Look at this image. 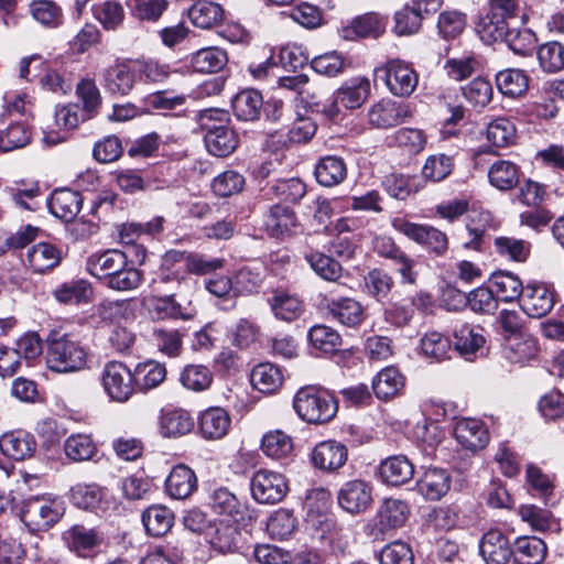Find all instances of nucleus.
I'll list each match as a JSON object with an SVG mask.
<instances>
[{
	"instance_id": "f257e3e1",
	"label": "nucleus",
	"mask_w": 564,
	"mask_h": 564,
	"mask_svg": "<svg viewBox=\"0 0 564 564\" xmlns=\"http://www.w3.org/2000/svg\"><path fill=\"white\" fill-rule=\"evenodd\" d=\"M293 408L307 423L329 422L337 413V402L326 390L315 386L301 388L294 395Z\"/></svg>"
},
{
	"instance_id": "f03ea898",
	"label": "nucleus",
	"mask_w": 564,
	"mask_h": 564,
	"mask_svg": "<svg viewBox=\"0 0 564 564\" xmlns=\"http://www.w3.org/2000/svg\"><path fill=\"white\" fill-rule=\"evenodd\" d=\"M45 358L48 369L59 373L79 371L87 364L85 348L67 335L48 337Z\"/></svg>"
},
{
	"instance_id": "7ed1b4c3",
	"label": "nucleus",
	"mask_w": 564,
	"mask_h": 564,
	"mask_svg": "<svg viewBox=\"0 0 564 564\" xmlns=\"http://www.w3.org/2000/svg\"><path fill=\"white\" fill-rule=\"evenodd\" d=\"M318 305L327 317L347 327H356L365 319V311L360 302L349 296H340L332 288L318 294Z\"/></svg>"
},
{
	"instance_id": "20e7f679",
	"label": "nucleus",
	"mask_w": 564,
	"mask_h": 564,
	"mask_svg": "<svg viewBox=\"0 0 564 564\" xmlns=\"http://www.w3.org/2000/svg\"><path fill=\"white\" fill-rule=\"evenodd\" d=\"M183 252L177 250L167 251L160 269L154 273L150 288L154 295L177 293L187 283L186 274L182 263Z\"/></svg>"
},
{
	"instance_id": "39448f33",
	"label": "nucleus",
	"mask_w": 564,
	"mask_h": 564,
	"mask_svg": "<svg viewBox=\"0 0 564 564\" xmlns=\"http://www.w3.org/2000/svg\"><path fill=\"white\" fill-rule=\"evenodd\" d=\"M62 514L61 502L45 497H32L23 503L21 520L30 531H42L54 525Z\"/></svg>"
},
{
	"instance_id": "423d86ee",
	"label": "nucleus",
	"mask_w": 564,
	"mask_h": 564,
	"mask_svg": "<svg viewBox=\"0 0 564 564\" xmlns=\"http://www.w3.org/2000/svg\"><path fill=\"white\" fill-rule=\"evenodd\" d=\"M101 383L109 398L116 402H127L134 391L133 373L120 361L105 365Z\"/></svg>"
},
{
	"instance_id": "0eeeda50",
	"label": "nucleus",
	"mask_w": 564,
	"mask_h": 564,
	"mask_svg": "<svg viewBox=\"0 0 564 564\" xmlns=\"http://www.w3.org/2000/svg\"><path fill=\"white\" fill-rule=\"evenodd\" d=\"M538 340L529 333L502 336L499 355L509 365L524 366L538 355Z\"/></svg>"
},
{
	"instance_id": "6e6552de",
	"label": "nucleus",
	"mask_w": 564,
	"mask_h": 564,
	"mask_svg": "<svg viewBox=\"0 0 564 564\" xmlns=\"http://www.w3.org/2000/svg\"><path fill=\"white\" fill-rule=\"evenodd\" d=\"M250 487L254 500L271 505L280 502L289 490L285 477L269 469L256 471L251 478Z\"/></svg>"
},
{
	"instance_id": "1a4fd4ad",
	"label": "nucleus",
	"mask_w": 564,
	"mask_h": 564,
	"mask_svg": "<svg viewBox=\"0 0 564 564\" xmlns=\"http://www.w3.org/2000/svg\"><path fill=\"white\" fill-rule=\"evenodd\" d=\"M379 74H382L389 90L399 97L410 96L417 85L414 69L399 59L389 61L386 66L377 67L375 75Z\"/></svg>"
},
{
	"instance_id": "9d476101",
	"label": "nucleus",
	"mask_w": 564,
	"mask_h": 564,
	"mask_svg": "<svg viewBox=\"0 0 564 564\" xmlns=\"http://www.w3.org/2000/svg\"><path fill=\"white\" fill-rule=\"evenodd\" d=\"M175 293L152 295L147 300V310L153 321H191L196 310L191 302L183 304L175 300Z\"/></svg>"
},
{
	"instance_id": "9b49d317",
	"label": "nucleus",
	"mask_w": 564,
	"mask_h": 564,
	"mask_svg": "<svg viewBox=\"0 0 564 564\" xmlns=\"http://www.w3.org/2000/svg\"><path fill=\"white\" fill-rule=\"evenodd\" d=\"M393 226L398 231L424 246L436 256H442L447 251L448 239L446 235L432 226L419 225L403 219L394 220Z\"/></svg>"
},
{
	"instance_id": "f8f14e48",
	"label": "nucleus",
	"mask_w": 564,
	"mask_h": 564,
	"mask_svg": "<svg viewBox=\"0 0 564 564\" xmlns=\"http://www.w3.org/2000/svg\"><path fill=\"white\" fill-rule=\"evenodd\" d=\"M62 539L67 549L79 557H90L104 544V534L97 528L74 524L65 530Z\"/></svg>"
},
{
	"instance_id": "ddd939ff",
	"label": "nucleus",
	"mask_w": 564,
	"mask_h": 564,
	"mask_svg": "<svg viewBox=\"0 0 564 564\" xmlns=\"http://www.w3.org/2000/svg\"><path fill=\"white\" fill-rule=\"evenodd\" d=\"M135 79L137 65L131 61H117L101 72V85L111 95L127 96Z\"/></svg>"
},
{
	"instance_id": "4468645a",
	"label": "nucleus",
	"mask_w": 564,
	"mask_h": 564,
	"mask_svg": "<svg viewBox=\"0 0 564 564\" xmlns=\"http://www.w3.org/2000/svg\"><path fill=\"white\" fill-rule=\"evenodd\" d=\"M347 460V446L336 440L322 441L311 452L313 466L322 471H337L346 465Z\"/></svg>"
},
{
	"instance_id": "2eb2a0df",
	"label": "nucleus",
	"mask_w": 564,
	"mask_h": 564,
	"mask_svg": "<svg viewBox=\"0 0 564 564\" xmlns=\"http://www.w3.org/2000/svg\"><path fill=\"white\" fill-rule=\"evenodd\" d=\"M339 506L349 513L366 511L372 503V487L369 482L354 479L345 482L338 491Z\"/></svg>"
},
{
	"instance_id": "dca6fc26",
	"label": "nucleus",
	"mask_w": 564,
	"mask_h": 564,
	"mask_svg": "<svg viewBox=\"0 0 564 564\" xmlns=\"http://www.w3.org/2000/svg\"><path fill=\"white\" fill-rule=\"evenodd\" d=\"M410 516L408 503L400 499H386L380 506L376 516V530L373 535L377 538L388 531L402 527Z\"/></svg>"
},
{
	"instance_id": "f3484780",
	"label": "nucleus",
	"mask_w": 564,
	"mask_h": 564,
	"mask_svg": "<svg viewBox=\"0 0 564 564\" xmlns=\"http://www.w3.org/2000/svg\"><path fill=\"white\" fill-rule=\"evenodd\" d=\"M127 256L117 249L91 253L86 260V270L104 282L115 272L127 265Z\"/></svg>"
},
{
	"instance_id": "a211bd4d",
	"label": "nucleus",
	"mask_w": 564,
	"mask_h": 564,
	"mask_svg": "<svg viewBox=\"0 0 564 564\" xmlns=\"http://www.w3.org/2000/svg\"><path fill=\"white\" fill-rule=\"evenodd\" d=\"M454 435L456 441L466 449L476 452L485 448L490 434L484 423L476 419H462L455 424Z\"/></svg>"
},
{
	"instance_id": "6ab92c4d",
	"label": "nucleus",
	"mask_w": 564,
	"mask_h": 564,
	"mask_svg": "<svg viewBox=\"0 0 564 564\" xmlns=\"http://www.w3.org/2000/svg\"><path fill=\"white\" fill-rule=\"evenodd\" d=\"M410 116L408 106L391 100H380L368 111L369 123L378 129L395 127Z\"/></svg>"
},
{
	"instance_id": "aec40b11",
	"label": "nucleus",
	"mask_w": 564,
	"mask_h": 564,
	"mask_svg": "<svg viewBox=\"0 0 564 564\" xmlns=\"http://www.w3.org/2000/svg\"><path fill=\"white\" fill-rule=\"evenodd\" d=\"M555 304L554 291L546 284L529 285L523 296L522 310L533 318L546 316Z\"/></svg>"
},
{
	"instance_id": "412c9836",
	"label": "nucleus",
	"mask_w": 564,
	"mask_h": 564,
	"mask_svg": "<svg viewBox=\"0 0 564 564\" xmlns=\"http://www.w3.org/2000/svg\"><path fill=\"white\" fill-rule=\"evenodd\" d=\"M231 424L228 412L220 406H210L198 416V429L206 440H220L227 435Z\"/></svg>"
},
{
	"instance_id": "4be33fe9",
	"label": "nucleus",
	"mask_w": 564,
	"mask_h": 564,
	"mask_svg": "<svg viewBox=\"0 0 564 564\" xmlns=\"http://www.w3.org/2000/svg\"><path fill=\"white\" fill-rule=\"evenodd\" d=\"M0 448L6 456L14 460H24L35 452L36 442L34 436L25 431H13L0 438Z\"/></svg>"
},
{
	"instance_id": "5701e85b",
	"label": "nucleus",
	"mask_w": 564,
	"mask_h": 564,
	"mask_svg": "<svg viewBox=\"0 0 564 564\" xmlns=\"http://www.w3.org/2000/svg\"><path fill=\"white\" fill-rule=\"evenodd\" d=\"M141 520L148 535L161 538L172 529L175 517L170 508L152 505L142 512Z\"/></svg>"
},
{
	"instance_id": "b1692460",
	"label": "nucleus",
	"mask_w": 564,
	"mask_h": 564,
	"mask_svg": "<svg viewBox=\"0 0 564 564\" xmlns=\"http://www.w3.org/2000/svg\"><path fill=\"white\" fill-rule=\"evenodd\" d=\"M83 199L78 192L68 188L56 189L48 202L51 213L64 220H73L82 208Z\"/></svg>"
},
{
	"instance_id": "393cba45",
	"label": "nucleus",
	"mask_w": 564,
	"mask_h": 564,
	"mask_svg": "<svg viewBox=\"0 0 564 564\" xmlns=\"http://www.w3.org/2000/svg\"><path fill=\"white\" fill-rule=\"evenodd\" d=\"M296 225V215L289 206L273 205L264 216V227L271 237L290 235Z\"/></svg>"
},
{
	"instance_id": "a878e982",
	"label": "nucleus",
	"mask_w": 564,
	"mask_h": 564,
	"mask_svg": "<svg viewBox=\"0 0 564 564\" xmlns=\"http://www.w3.org/2000/svg\"><path fill=\"white\" fill-rule=\"evenodd\" d=\"M196 475L185 465L175 466L165 481L166 492L174 499H186L196 490Z\"/></svg>"
},
{
	"instance_id": "bb28decb",
	"label": "nucleus",
	"mask_w": 564,
	"mask_h": 564,
	"mask_svg": "<svg viewBox=\"0 0 564 564\" xmlns=\"http://www.w3.org/2000/svg\"><path fill=\"white\" fill-rule=\"evenodd\" d=\"M337 101L345 109H357L370 95V82L366 77H354L346 80L336 91Z\"/></svg>"
},
{
	"instance_id": "cd10ccee",
	"label": "nucleus",
	"mask_w": 564,
	"mask_h": 564,
	"mask_svg": "<svg viewBox=\"0 0 564 564\" xmlns=\"http://www.w3.org/2000/svg\"><path fill=\"white\" fill-rule=\"evenodd\" d=\"M380 475L384 482L401 486L413 478L414 465L406 456L394 455L381 463Z\"/></svg>"
},
{
	"instance_id": "c85d7f7f",
	"label": "nucleus",
	"mask_w": 564,
	"mask_h": 564,
	"mask_svg": "<svg viewBox=\"0 0 564 564\" xmlns=\"http://www.w3.org/2000/svg\"><path fill=\"white\" fill-rule=\"evenodd\" d=\"M389 24L387 15L379 12H366L349 20L344 26V32L352 35H383Z\"/></svg>"
},
{
	"instance_id": "c756f323",
	"label": "nucleus",
	"mask_w": 564,
	"mask_h": 564,
	"mask_svg": "<svg viewBox=\"0 0 564 564\" xmlns=\"http://www.w3.org/2000/svg\"><path fill=\"white\" fill-rule=\"evenodd\" d=\"M62 260V251L48 242L34 245L26 253V262L34 273L54 269Z\"/></svg>"
},
{
	"instance_id": "7c9ffc66",
	"label": "nucleus",
	"mask_w": 564,
	"mask_h": 564,
	"mask_svg": "<svg viewBox=\"0 0 564 564\" xmlns=\"http://www.w3.org/2000/svg\"><path fill=\"white\" fill-rule=\"evenodd\" d=\"M231 106L239 120L254 121L263 108V98L259 90L243 89L234 97Z\"/></svg>"
},
{
	"instance_id": "2f4dec72",
	"label": "nucleus",
	"mask_w": 564,
	"mask_h": 564,
	"mask_svg": "<svg viewBox=\"0 0 564 564\" xmlns=\"http://www.w3.org/2000/svg\"><path fill=\"white\" fill-rule=\"evenodd\" d=\"M419 491L427 500H440L451 487V477L445 469L429 468L417 482Z\"/></svg>"
},
{
	"instance_id": "473e14b6",
	"label": "nucleus",
	"mask_w": 564,
	"mask_h": 564,
	"mask_svg": "<svg viewBox=\"0 0 564 564\" xmlns=\"http://www.w3.org/2000/svg\"><path fill=\"white\" fill-rule=\"evenodd\" d=\"M454 346L456 351L466 360H471L482 349L485 344L484 335L467 324H460L454 329Z\"/></svg>"
},
{
	"instance_id": "72a5a7b5",
	"label": "nucleus",
	"mask_w": 564,
	"mask_h": 564,
	"mask_svg": "<svg viewBox=\"0 0 564 564\" xmlns=\"http://www.w3.org/2000/svg\"><path fill=\"white\" fill-rule=\"evenodd\" d=\"M227 62V52L217 46L200 48L191 57L193 69L202 74L217 73L225 67Z\"/></svg>"
},
{
	"instance_id": "f704fd0d",
	"label": "nucleus",
	"mask_w": 564,
	"mask_h": 564,
	"mask_svg": "<svg viewBox=\"0 0 564 564\" xmlns=\"http://www.w3.org/2000/svg\"><path fill=\"white\" fill-rule=\"evenodd\" d=\"M194 425L189 412L182 409L164 412L160 417V432L164 437H178L188 434Z\"/></svg>"
},
{
	"instance_id": "c9c22d12",
	"label": "nucleus",
	"mask_w": 564,
	"mask_h": 564,
	"mask_svg": "<svg viewBox=\"0 0 564 564\" xmlns=\"http://www.w3.org/2000/svg\"><path fill=\"white\" fill-rule=\"evenodd\" d=\"M251 383L260 392L272 394L281 388L283 373L278 366L271 362H263L253 368Z\"/></svg>"
},
{
	"instance_id": "e433bc0d",
	"label": "nucleus",
	"mask_w": 564,
	"mask_h": 564,
	"mask_svg": "<svg viewBox=\"0 0 564 564\" xmlns=\"http://www.w3.org/2000/svg\"><path fill=\"white\" fill-rule=\"evenodd\" d=\"M405 378L394 367L382 369L372 381L375 394L382 400L391 399L404 388Z\"/></svg>"
},
{
	"instance_id": "4c0bfd02",
	"label": "nucleus",
	"mask_w": 564,
	"mask_h": 564,
	"mask_svg": "<svg viewBox=\"0 0 564 564\" xmlns=\"http://www.w3.org/2000/svg\"><path fill=\"white\" fill-rule=\"evenodd\" d=\"M347 175L344 160L338 156H325L315 167L316 181L325 186L333 187L340 184Z\"/></svg>"
},
{
	"instance_id": "58836bf2",
	"label": "nucleus",
	"mask_w": 564,
	"mask_h": 564,
	"mask_svg": "<svg viewBox=\"0 0 564 564\" xmlns=\"http://www.w3.org/2000/svg\"><path fill=\"white\" fill-rule=\"evenodd\" d=\"M212 510L223 517L237 518L241 516L242 505L237 496L226 487H218L209 494L208 500Z\"/></svg>"
},
{
	"instance_id": "ea45409f",
	"label": "nucleus",
	"mask_w": 564,
	"mask_h": 564,
	"mask_svg": "<svg viewBox=\"0 0 564 564\" xmlns=\"http://www.w3.org/2000/svg\"><path fill=\"white\" fill-rule=\"evenodd\" d=\"M165 377V366L154 360L139 364L133 372L134 384L141 391L156 388L164 381Z\"/></svg>"
},
{
	"instance_id": "a19ab883",
	"label": "nucleus",
	"mask_w": 564,
	"mask_h": 564,
	"mask_svg": "<svg viewBox=\"0 0 564 564\" xmlns=\"http://www.w3.org/2000/svg\"><path fill=\"white\" fill-rule=\"evenodd\" d=\"M64 453L73 462L90 460L97 454V445L88 434H72L64 443Z\"/></svg>"
},
{
	"instance_id": "79ce46f5",
	"label": "nucleus",
	"mask_w": 564,
	"mask_h": 564,
	"mask_svg": "<svg viewBox=\"0 0 564 564\" xmlns=\"http://www.w3.org/2000/svg\"><path fill=\"white\" fill-rule=\"evenodd\" d=\"M261 449L273 459L289 458L293 453V442L283 431H270L262 437Z\"/></svg>"
},
{
	"instance_id": "37998d69",
	"label": "nucleus",
	"mask_w": 564,
	"mask_h": 564,
	"mask_svg": "<svg viewBox=\"0 0 564 564\" xmlns=\"http://www.w3.org/2000/svg\"><path fill=\"white\" fill-rule=\"evenodd\" d=\"M518 564H541L547 552L543 540L535 536H523L516 541Z\"/></svg>"
},
{
	"instance_id": "c03bdc74",
	"label": "nucleus",
	"mask_w": 564,
	"mask_h": 564,
	"mask_svg": "<svg viewBox=\"0 0 564 564\" xmlns=\"http://www.w3.org/2000/svg\"><path fill=\"white\" fill-rule=\"evenodd\" d=\"M204 141L208 152L218 158L229 155L238 144L237 134L230 127L205 134Z\"/></svg>"
},
{
	"instance_id": "a18cd8bd",
	"label": "nucleus",
	"mask_w": 564,
	"mask_h": 564,
	"mask_svg": "<svg viewBox=\"0 0 564 564\" xmlns=\"http://www.w3.org/2000/svg\"><path fill=\"white\" fill-rule=\"evenodd\" d=\"M191 22L203 30L217 25L223 19V9L215 2H197L188 10Z\"/></svg>"
},
{
	"instance_id": "49530a36",
	"label": "nucleus",
	"mask_w": 564,
	"mask_h": 564,
	"mask_svg": "<svg viewBox=\"0 0 564 564\" xmlns=\"http://www.w3.org/2000/svg\"><path fill=\"white\" fill-rule=\"evenodd\" d=\"M269 303L274 316L285 322L295 321L303 313L302 301L284 292L275 293Z\"/></svg>"
},
{
	"instance_id": "de8ad7c7",
	"label": "nucleus",
	"mask_w": 564,
	"mask_h": 564,
	"mask_svg": "<svg viewBox=\"0 0 564 564\" xmlns=\"http://www.w3.org/2000/svg\"><path fill=\"white\" fill-rule=\"evenodd\" d=\"M528 77L520 69H506L496 74V87L507 97L517 98L528 89Z\"/></svg>"
},
{
	"instance_id": "09e8293b",
	"label": "nucleus",
	"mask_w": 564,
	"mask_h": 564,
	"mask_svg": "<svg viewBox=\"0 0 564 564\" xmlns=\"http://www.w3.org/2000/svg\"><path fill=\"white\" fill-rule=\"evenodd\" d=\"M151 341L160 352L169 357H177L182 351L183 334L178 329L154 327Z\"/></svg>"
},
{
	"instance_id": "8fccbe9b",
	"label": "nucleus",
	"mask_w": 564,
	"mask_h": 564,
	"mask_svg": "<svg viewBox=\"0 0 564 564\" xmlns=\"http://www.w3.org/2000/svg\"><path fill=\"white\" fill-rule=\"evenodd\" d=\"M30 13L35 21L47 28H58L63 23V10L53 0H32Z\"/></svg>"
},
{
	"instance_id": "3c124183",
	"label": "nucleus",
	"mask_w": 564,
	"mask_h": 564,
	"mask_svg": "<svg viewBox=\"0 0 564 564\" xmlns=\"http://www.w3.org/2000/svg\"><path fill=\"white\" fill-rule=\"evenodd\" d=\"M105 496V490L96 484L77 485L72 489V499L74 503L86 510H102Z\"/></svg>"
},
{
	"instance_id": "603ef678",
	"label": "nucleus",
	"mask_w": 564,
	"mask_h": 564,
	"mask_svg": "<svg viewBox=\"0 0 564 564\" xmlns=\"http://www.w3.org/2000/svg\"><path fill=\"white\" fill-rule=\"evenodd\" d=\"M213 379V372L204 365H187L180 376L182 386L194 392L207 390L212 386Z\"/></svg>"
},
{
	"instance_id": "864d4df0",
	"label": "nucleus",
	"mask_w": 564,
	"mask_h": 564,
	"mask_svg": "<svg viewBox=\"0 0 564 564\" xmlns=\"http://www.w3.org/2000/svg\"><path fill=\"white\" fill-rule=\"evenodd\" d=\"M278 87L294 93L295 100L310 106L315 99V93L310 86V78L305 74H293L278 78Z\"/></svg>"
},
{
	"instance_id": "5fc2aeb1",
	"label": "nucleus",
	"mask_w": 564,
	"mask_h": 564,
	"mask_svg": "<svg viewBox=\"0 0 564 564\" xmlns=\"http://www.w3.org/2000/svg\"><path fill=\"white\" fill-rule=\"evenodd\" d=\"M304 258L322 279L336 282L341 276V264L332 257L318 251H310L305 253Z\"/></svg>"
},
{
	"instance_id": "6e6d98bb",
	"label": "nucleus",
	"mask_w": 564,
	"mask_h": 564,
	"mask_svg": "<svg viewBox=\"0 0 564 564\" xmlns=\"http://www.w3.org/2000/svg\"><path fill=\"white\" fill-rule=\"evenodd\" d=\"M143 281V274L127 259V265L115 272L104 284L115 291H132L138 289Z\"/></svg>"
},
{
	"instance_id": "4d7b16f0",
	"label": "nucleus",
	"mask_w": 564,
	"mask_h": 564,
	"mask_svg": "<svg viewBox=\"0 0 564 564\" xmlns=\"http://www.w3.org/2000/svg\"><path fill=\"white\" fill-rule=\"evenodd\" d=\"M422 354L435 361H442L449 357L452 343L448 337L438 332L426 333L420 340Z\"/></svg>"
},
{
	"instance_id": "13d9d810",
	"label": "nucleus",
	"mask_w": 564,
	"mask_h": 564,
	"mask_svg": "<svg viewBox=\"0 0 564 564\" xmlns=\"http://www.w3.org/2000/svg\"><path fill=\"white\" fill-rule=\"evenodd\" d=\"M267 530L273 539L288 540L296 530V519L291 511L279 509L269 518Z\"/></svg>"
},
{
	"instance_id": "bf43d9fd",
	"label": "nucleus",
	"mask_w": 564,
	"mask_h": 564,
	"mask_svg": "<svg viewBox=\"0 0 564 564\" xmlns=\"http://www.w3.org/2000/svg\"><path fill=\"white\" fill-rule=\"evenodd\" d=\"M53 295L59 303L78 304L89 300L90 288L85 280H73L58 285Z\"/></svg>"
},
{
	"instance_id": "052dcab7",
	"label": "nucleus",
	"mask_w": 564,
	"mask_h": 564,
	"mask_svg": "<svg viewBox=\"0 0 564 564\" xmlns=\"http://www.w3.org/2000/svg\"><path fill=\"white\" fill-rule=\"evenodd\" d=\"M536 56L541 68L546 73H556L564 68V45L557 41L541 45Z\"/></svg>"
},
{
	"instance_id": "680f3d73",
	"label": "nucleus",
	"mask_w": 564,
	"mask_h": 564,
	"mask_svg": "<svg viewBox=\"0 0 564 564\" xmlns=\"http://www.w3.org/2000/svg\"><path fill=\"white\" fill-rule=\"evenodd\" d=\"M312 346L326 354L338 350L341 337L337 330L326 325H315L308 332Z\"/></svg>"
},
{
	"instance_id": "e2e57ef3",
	"label": "nucleus",
	"mask_w": 564,
	"mask_h": 564,
	"mask_svg": "<svg viewBox=\"0 0 564 564\" xmlns=\"http://www.w3.org/2000/svg\"><path fill=\"white\" fill-rule=\"evenodd\" d=\"M364 282L365 292L377 301L386 299L394 284L390 274L381 269L370 270L365 275Z\"/></svg>"
},
{
	"instance_id": "0e129e2a",
	"label": "nucleus",
	"mask_w": 564,
	"mask_h": 564,
	"mask_svg": "<svg viewBox=\"0 0 564 564\" xmlns=\"http://www.w3.org/2000/svg\"><path fill=\"white\" fill-rule=\"evenodd\" d=\"M94 17L101 23L105 31H116L123 22L124 11L122 6L116 1H105L93 8Z\"/></svg>"
},
{
	"instance_id": "69168bd1",
	"label": "nucleus",
	"mask_w": 564,
	"mask_h": 564,
	"mask_svg": "<svg viewBox=\"0 0 564 564\" xmlns=\"http://www.w3.org/2000/svg\"><path fill=\"white\" fill-rule=\"evenodd\" d=\"M522 292V283L512 273L496 270V303L513 302L518 300Z\"/></svg>"
},
{
	"instance_id": "338daca9",
	"label": "nucleus",
	"mask_w": 564,
	"mask_h": 564,
	"mask_svg": "<svg viewBox=\"0 0 564 564\" xmlns=\"http://www.w3.org/2000/svg\"><path fill=\"white\" fill-rule=\"evenodd\" d=\"M422 20L417 11L405 6L394 13L392 31L397 35H414L421 31Z\"/></svg>"
},
{
	"instance_id": "774afa93",
	"label": "nucleus",
	"mask_w": 564,
	"mask_h": 564,
	"mask_svg": "<svg viewBox=\"0 0 564 564\" xmlns=\"http://www.w3.org/2000/svg\"><path fill=\"white\" fill-rule=\"evenodd\" d=\"M31 132L26 124L17 122L0 132V152H9L29 144Z\"/></svg>"
}]
</instances>
